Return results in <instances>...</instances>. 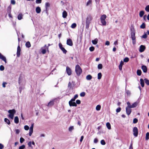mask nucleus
<instances>
[{
  "mask_svg": "<svg viewBox=\"0 0 149 149\" xmlns=\"http://www.w3.org/2000/svg\"><path fill=\"white\" fill-rule=\"evenodd\" d=\"M93 19V17L91 15H88L87 17L86 21V28L88 29L89 28V25L91 21Z\"/></svg>",
  "mask_w": 149,
  "mask_h": 149,
  "instance_id": "nucleus-1",
  "label": "nucleus"
},
{
  "mask_svg": "<svg viewBox=\"0 0 149 149\" xmlns=\"http://www.w3.org/2000/svg\"><path fill=\"white\" fill-rule=\"evenodd\" d=\"M130 35L132 39V43L134 45L136 43V37L135 30L134 28L131 29Z\"/></svg>",
  "mask_w": 149,
  "mask_h": 149,
  "instance_id": "nucleus-2",
  "label": "nucleus"
},
{
  "mask_svg": "<svg viewBox=\"0 0 149 149\" xmlns=\"http://www.w3.org/2000/svg\"><path fill=\"white\" fill-rule=\"evenodd\" d=\"M8 112L9 113L8 115V117L12 119H13L14 114L16 113V111L15 109L12 110H9L8 111Z\"/></svg>",
  "mask_w": 149,
  "mask_h": 149,
  "instance_id": "nucleus-3",
  "label": "nucleus"
},
{
  "mask_svg": "<svg viewBox=\"0 0 149 149\" xmlns=\"http://www.w3.org/2000/svg\"><path fill=\"white\" fill-rule=\"evenodd\" d=\"M75 72L77 75L79 76L82 72V70L79 65H77L75 67Z\"/></svg>",
  "mask_w": 149,
  "mask_h": 149,
  "instance_id": "nucleus-4",
  "label": "nucleus"
},
{
  "mask_svg": "<svg viewBox=\"0 0 149 149\" xmlns=\"http://www.w3.org/2000/svg\"><path fill=\"white\" fill-rule=\"evenodd\" d=\"M107 17L106 15L103 14L102 15L100 18V21L102 23V25L103 26H105L106 25L107 22L105 21V19Z\"/></svg>",
  "mask_w": 149,
  "mask_h": 149,
  "instance_id": "nucleus-5",
  "label": "nucleus"
},
{
  "mask_svg": "<svg viewBox=\"0 0 149 149\" xmlns=\"http://www.w3.org/2000/svg\"><path fill=\"white\" fill-rule=\"evenodd\" d=\"M18 44L19 45V42L20 41V40L19 38H18ZM20 52H21V48L20 47V46L19 45L17 47V56L18 57H19L20 55Z\"/></svg>",
  "mask_w": 149,
  "mask_h": 149,
  "instance_id": "nucleus-6",
  "label": "nucleus"
},
{
  "mask_svg": "<svg viewBox=\"0 0 149 149\" xmlns=\"http://www.w3.org/2000/svg\"><path fill=\"white\" fill-rule=\"evenodd\" d=\"M133 131L134 135L135 137H137L138 136V133L137 128L136 127H134L133 129Z\"/></svg>",
  "mask_w": 149,
  "mask_h": 149,
  "instance_id": "nucleus-7",
  "label": "nucleus"
},
{
  "mask_svg": "<svg viewBox=\"0 0 149 149\" xmlns=\"http://www.w3.org/2000/svg\"><path fill=\"white\" fill-rule=\"evenodd\" d=\"M66 44L67 45L70 46H72L73 45L72 42L70 38L67 40Z\"/></svg>",
  "mask_w": 149,
  "mask_h": 149,
  "instance_id": "nucleus-8",
  "label": "nucleus"
},
{
  "mask_svg": "<svg viewBox=\"0 0 149 149\" xmlns=\"http://www.w3.org/2000/svg\"><path fill=\"white\" fill-rule=\"evenodd\" d=\"M69 104L70 107H77V104L74 102L70 101L69 102Z\"/></svg>",
  "mask_w": 149,
  "mask_h": 149,
  "instance_id": "nucleus-9",
  "label": "nucleus"
},
{
  "mask_svg": "<svg viewBox=\"0 0 149 149\" xmlns=\"http://www.w3.org/2000/svg\"><path fill=\"white\" fill-rule=\"evenodd\" d=\"M66 71L68 75H71L72 73L71 70L69 67L68 66L66 67Z\"/></svg>",
  "mask_w": 149,
  "mask_h": 149,
  "instance_id": "nucleus-10",
  "label": "nucleus"
},
{
  "mask_svg": "<svg viewBox=\"0 0 149 149\" xmlns=\"http://www.w3.org/2000/svg\"><path fill=\"white\" fill-rule=\"evenodd\" d=\"M146 49V47L143 45H141L140 46L139 51L141 52H143Z\"/></svg>",
  "mask_w": 149,
  "mask_h": 149,
  "instance_id": "nucleus-11",
  "label": "nucleus"
},
{
  "mask_svg": "<svg viewBox=\"0 0 149 149\" xmlns=\"http://www.w3.org/2000/svg\"><path fill=\"white\" fill-rule=\"evenodd\" d=\"M126 113L129 116L131 113L132 111V109H131V108H129L128 107L126 108Z\"/></svg>",
  "mask_w": 149,
  "mask_h": 149,
  "instance_id": "nucleus-12",
  "label": "nucleus"
},
{
  "mask_svg": "<svg viewBox=\"0 0 149 149\" xmlns=\"http://www.w3.org/2000/svg\"><path fill=\"white\" fill-rule=\"evenodd\" d=\"M141 69L144 72L146 73L147 72V68L146 66L142 65L141 67Z\"/></svg>",
  "mask_w": 149,
  "mask_h": 149,
  "instance_id": "nucleus-13",
  "label": "nucleus"
},
{
  "mask_svg": "<svg viewBox=\"0 0 149 149\" xmlns=\"http://www.w3.org/2000/svg\"><path fill=\"white\" fill-rule=\"evenodd\" d=\"M124 64L123 62L121 61L120 62V65L119 66V68L120 70H121L122 69V66Z\"/></svg>",
  "mask_w": 149,
  "mask_h": 149,
  "instance_id": "nucleus-14",
  "label": "nucleus"
},
{
  "mask_svg": "<svg viewBox=\"0 0 149 149\" xmlns=\"http://www.w3.org/2000/svg\"><path fill=\"white\" fill-rule=\"evenodd\" d=\"M54 101H51L49 102L47 106L49 107H52L54 105Z\"/></svg>",
  "mask_w": 149,
  "mask_h": 149,
  "instance_id": "nucleus-15",
  "label": "nucleus"
},
{
  "mask_svg": "<svg viewBox=\"0 0 149 149\" xmlns=\"http://www.w3.org/2000/svg\"><path fill=\"white\" fill-rule=\"evenodd\" d=\"M36 10L37 13H39L41 12V9L39 7H37L36 8Z\"/></svg>",
  "mask_w": 149,
  "mask_h": 149,
  "instance_id": "nucleus-16",
  "label": "nucleus"
},
{
  "mask_svg": "<svg viewBox=\"0 0 149 149\" xmlns=\"http://www.w3.org/2000/svg\"><path fill=\"white\" fill-rule=\"evenodd\" d=\"M140 81L141 86L143 87L144 86V83L143 79L141 78L140 79Z\"/></svg>",
  "mask_w": 149,
  "mask_h": 149,
  "instance_id": "nucleus-17",
  "label": "nucleus"
},
{
  "mask_svg": "<svg viewBox=\"0 0 149 149\" xmlns=\"http://www.w3.org/2000/svg\"><path fill=\"white\" fill-rule=\"evenodd\" d=\"M67 13L66 11H64L62 14V17L63 18H65L67 16Z\"/></svg>",
  "mask_w": 149,
  "mask_h": 149,
  "instance_id": "nucleus-18",
  "label": "nucleus"
},
{
  "mask_svg": "<svg viewBox=\"0 0 149 149\" xmlns=\"http://www.w3.org/2000/svg\"><path fill=\"white\" fill-rule=\"evenodd\" d=\"M14 120V122L15 123H16V124L18 123L19 122L18 117L17 116H15V117Z\"/></svg>",
  "mask_w": 149,
  "mask_h": 149,
  "instance_id": "nucleus-19",
  "label": "nucleus"
},
{
  "mask_svg": "<svg viewBox=\"0 0 149 149\" xmlns=\"http://www.w3.org/2000/svg\"><path fill=\"white\" fill-rule=\"evenodd\" d=\"M23 15L22 13L19 14L17 16V19L19 20H21L23 17Z\"/></svg>",
  "mask_w": 149,
  "mask_h": 149,
  "instance_id": "nucleus-20",
  "label": "nucleus"
},
{
  "mask_svg": "<svg viewBox=\"0 0 149 149\" xmlns=\"http://www.w3.org/2000/svg\"><path fill=\"white\" fill-rule=\"evenodd\" d=\"M138 103L136 102H135L131 105L132 108H134L136 107L138 105Z\"/></svg>",
  "mask_w": 149,
  "mask_h": 149,
  "instance_id": "nucleus-21",
  "label": "nucleus"
},
{
  "mask_svg": "<svg viewBox=\"0 0 149 149\" xmlns=\"http://www.w3.org/2000/svg\"><path fill=\"white\" fill-rule=\"evenodd\" d=\"M98 40L97 39L95 38L94 40H92V43L94 45H96L97 43Z\"/></svg>",
  "mask_w": 149,
  "mask_h": 149,
  "instance_id": "nucleus-22",
  "label": "nucleus"
},
{
  "mask_svg": "<svg viewBox=\"0 0 149 149\" xmlns=\"http://www.w3.org/2000/svg\"><path fill=\"white\" fill-rule=\"evenodd\" d=\"M144 14V12L143 10L141 11L140 12L139 15L140 17H142Z\"/></svg>",
  "mask_w": 149,
  "mask_h": 149,
  "instance_id": "nucleus-23",
  "label": "nucleus"
},
{
  "mask_svg": "<svg viewBox=\"0 0 149 149\" xmlns=\"http://www.w3.org/2000/svg\"><path fill=\"white\" fill-rule=\"evenodd\" d=\"M4 121L8 125H10V120L7 118H5L4 119Z\"/></svg>",
  "mask_w": 149,
  "mask_h": 149,
  "instance_id": "nucleus-24",
  "label": "nucleus"
},
{
  "mask_svg": "<svg viewBox=\"0 0 149 149\" xmlns=\"http://www.w3.org/2000/svg\"><path fill=\"white\" fill-rule=\"evenodd\" d=\"M26 46V47L29 48L31 47V45L29 42L28 41L26 42L25 44Z\"/></svg>",
  "mask_w": 149,
  "mask_h": 149,
  "instance_id": "nucleus-25",
  "label": "nucleus"
},
{
  "mask_svg": "<svg viewBox=\"0 0 149 149\" xmlns=\"http://www.w3.org/2000/svg\"><path fill=\"white\" fill-rule=\"evenodd\" d=\"M138 76H140L142 73L141 70H138L136 72Z\"/></svg>",
  "mask_w": 149,
  "mask_h": 149,
  "instance_id": "nucleus-26",
  "label": "nucleus"
},
{
  "mask_svg": "<svg viewBox=\"0 0 149 149\" xmlns=\"http://www.w3.org/2000/svg\"><path fill=\"white\" fill-rule=\"evenodd\" d=\"M92 79V76L90 74L88 75L86 77V79L87 80H90Z\"/></svg>",
  "mask_w": 149,
  "mask_h": 149,
  "instance_id": "nucleus-27",
  "label": "nucleus"
},
{
  "mask_svg": "<svg viewBox=\"0 0 149 149\" xmlns=\"http://www.w3.org/2000/svg\"><path fill=\"white\" fill-rule=\"evenodd\" d=\"M106 126L108 128V129L109 130H110L111 129V126L110 123L108 122L106 123Z\"/></svg>",
  "mask_w": 149,
  "mask_h": 149,
  "instance_id": "nucleus-28",
  "label": "nucleus"
},
{
  "mask_svg": "<svg viewBox=\"0 0 149 149\" xmlns=\"http://www.w3.org/2000/svg\"><path fill=\"white\" fill-rule=\"evenodd\" d=\"M97 76V79H100L102 77V73L101 72L99 73L98 74Z\"/></svg>",
  "mask_w": 149,
  "mask_h": 149,
  "instance_id": "nucleus-29",
  "label": "nucleus"
},
{
  "mask_svg": "<svg viewBox=\"0 0 149 149\" xmlns=\"http://www.w3.org/2000/svg\"><path fill=\"white\" fill-rule=\"evenodd\" d=\"M144 80L145 83L147 85H149V80L146 78H145Z\"/></svg>",
  "mask_w": 149,
  "mask_h": 149,
  "instance_id": "nucleus-30",
  "label": "nucleus"
},
{
  "mask_svg": "<svg viewBox=\"0 0 149 149\" xmlns=\"http://www.w3.org/2000/svg\"><path fill=\"white\" fill-rule=\"evenodd\" d=\"M101 106L100 105H97L96 107V109L97 111H99L101 109Z\"/></svg>",
  "mask_w": 149,
  "mask_h": 149,
  "instance_id": "nucleus-31",
  "label": "nucleus"
},
{
  "mask_svg": "<svg viewBox=\"0 0 149 149\" xmlns=\"http://www.w3.org/2000/svg\"><path fill=\"white\" fill-rule=\"evenodd\" d=\"M149 132H147L146 134L145 139L146 140H148L149 139Z\"/></svg>",
  "mask_w": 149,
  "mask_h": 149,
  "instance_id": "nucleus-32",
  "label": "nucleus"
},
{
  "mask_svg": "<svg viewBox=\"0 0 149 149\" xmlns=\"http://www.w3.org/2000/svg\"><path fill=\"white\" fill-rule=\"evenodd\" d=\"M0 59H2L4 61V62H5V63H7L6 58L5 56H3V57H2Z\"/></svg>",
  "mask_w": 149,
  "mask_h": 149,
  "instance_id": "nucleus-33",
  "label": "nucleus"
},
{
  "mask_svg": "<svg viewBox=\"0 0 149 149\" xmlns=\"http://www.w3.org/2000/svg\"><path fill=\"white\" fill-rule=\"evenodd\" d=\"M103 67L102 65L101 64H99L98 65L97 68L99 69H102Z\"/></svg>",
  "mask_w": 149,
  "mask_h": 149,
  "instance_id": "nucleus-34",
  "label": "nucleus"
},
{
  "mask_svg": "<svg viewBox=\"0 0 149 149\" xmlns=\"http://www.w3.org/2000/svg\"><path fill=\"white\" fill-rule=\"evenodd\" d=\"M127 106L126 107H128L129 108H132L131 105L130 103L129 102H127Z\"/></svg>",
  "mask_w": 149,
  "mask_h": 149,
  "instance_id": "nucleus-35",
  "label": "nucleus"
},
{
  "mask_svg": "<svg viewBox=\"0 0 149 149\" xmlns=\"http://www.w3.org/2000/svg\"><path fill=\"white\" fill-rule=\"evenodd\" d=\"M140 28L142 29H144L146 27L145 24L144 23H143L140 26Z\"/></svg>",
  "mask_w": 149,
  "mask_h": 149,
  "instance_id": "nucleus-36",
  "label": "nucleus"
},
{
  "mask_svg": "<svg viewBox=\"0 0 149 149\" xmlns=\"http://www.w3.org/2000/svg\"><path fill=\"white\" fill-rule=\"evenodd\" d=\"M50 5L49 3L47 2L45 4V8L47 10L48 8V7L50 6Z\"/></svg>",
  "mask_w": 149,
  "mask_h": 149,
  "instance_id": "nucleus-37",
  "label": "nucleus"
},
{
  "mask_svg": "<svg viewBox=\"0 0 149 149\" xmlns=\"http://www.w3.org/2000/svg\"><path fill=\"white\" fill-rule=\"evenodd\" d=\"M61 49L62 51L65 54H66L67 52V50L63 47Z\"/></svg>",
  "mask_w": 149,
  "mask_h": 149,
  "instance_id": "nucleus-38",
  "label": "nucleus"
},
{
  "mask_svg": "<svg viewBox=\"0 0 149 149\" xmlns=\"http://www.w3.org/2000/svg\"><path fill=\"white\" fill-rule=\"evenodd\" d=\"M129 58L128 57H126L123 59V61L125 62H127L129 61Z\"/></svg>",
  "mask_w": 149,
  "mask_h": 149,
  "instance_id": "nucleus-39",
  "label": "nucleus"
},
{
  "mask_svg": "<svg viewBox=\"0 0 149 149\" xmlns=\"http://www.w3.org/2000/svg\"><path fill=\"white\" fill-rule=\"evenodd\" d=\"M76 26H77L76 24L75 23H74L72 24V25L71 26V27L72 28H74L76 27Z\"/></svg>",
  "mask_w": 149,
  "mask_h": 149,
  "instance_id": "nucleus-40",
  "label": "nucleus"
},
{
  "mask_svg": "<svg viewBox=\"0 0 149 149\" xmlns=\"http://www.w3.org/2000/svg\"><path fill=\"white\" fill-rule=\"evenodd\" d=\"M101 144L102 145H104L106 144V142L104 140H102L100 141Z\"/></svg>",
  "mask_w": 149,
  "mask_h": 149,
  "instance_id": "nucleus-41",
  "label": "nucleus"
},
{
  "mask_svg": "<svg viewBox=\"0 0 149 149\" xmlns=\"http://www.w3.org/2000/svg\"><path fill=\"white\" fill-rule=\"evenodd\" d=\"M89 49L91 52H93L94 50L95 49V48L94 47L92 46L89 48Z\"/></svg>",
  "mask_w": 149,
  "mask_h": 149,
  "instance_id": "nucleus-42",
  "label": "nucleus"
},
{
  "mask_svg": "<svg viewBox=\"0 0 149 149\" xmlns=\"http://www.w3.org/2000/svg\"><path fill=\"white\" fill-rule=\"evenodd\" d=\"M138 121V119L136 118H134L133 120V122L135 124L137 123Z\"/></svg>",
  "mask_w": 149,
  "mask_h": 149,
  "instance_id": "nucleus-43",
  "label": "nucleus"
},
{
  "mask_svg": "<svg viewBox=\"0 0 149 149\" xmlns=\"http://www.w3.org/2000/svg\"><path fill=\"white\" fill-rule=\"evenodd\" d=\"M25 147V145H23L19 147V149H24Z\"/></svg>",
  "mask_w": 149,
  "mask_h": 149,
  "instance_id": "nucleus-44",
  "label": "nucleus"
},
{
  "mask_svg": "<svg viewBox=\"0 0 149 149\" xmlns=\"http://www.w3.org/2000/svg\"><path fill=\"white\" fill-rule=\"evenodd\" d=\"M145 10L147 12H149V5L146 6L145 8Z\"/></svg>",
  "mask_w": 149,
  "mask_h": 149,
  "instance_id": "nucleus-45",
  "label": "nucleus"
},
{
  "mask_svg": "<svg viewBox=\"0 0 149 149\" xmlns=\"http://www.w3.org/2000/svg\"><path fill=\"white\" fill-rule=\"evenodd\" d=\"M85 93L83 92L81 93L80 95L81 97H84L85 96Z\"/></svg>",
  "mask_w": 149,
  "mask_h": 149,
  "instance_id": "nucleus-46",
  "label": "nucleus"
},
{
  "mask_svg": "<svg viewBox=\"0 0 149 149\" xmlns=\"http://www.w3.org/2000/svg\"><path fill=\"white\" fill-rule=\"evenodd\" d=\"M24 139L22 137H21L20 139V142L21 143H22L24 141Z\"/></svg>",
  "mask_w": 149,
  "mask_h": 149,
  "instance_id": "nucleus-47",
  "label": "nucleus"
},
{
  "mask_svg": "<svg viewBox=\"0 0 149 149\" xmlns=\"http://www.w3.org/2000/svg\"><path fill=\"white\" fill-rule=\"evenodd\" d=\"M5 69L3 65H1L0 66V70L1 71H3Z\"/></svg>",
  "mask_w": 149,
  "mask_h": 149,
  "instance_id": "nucleus-48",
  "label": "nucleus"
},
{
  "mask_svg": "<svg viewBox=\"0 0 149 149\" xmlns=\"http://www.w3.org/2000/svg\"><path fill=\"white\" fill-rule=\"evenodd\" d=\"M28 145L29 147L31 148H33V147L31 146V141L29 142L28 143Z\"/></svg>",
  "mask_w": 149,
  "mask_h": 149,
  "instance_id": "nucleus-49",
  "label": "nucleus"
},
{
  "mask_svg": "<svg viewBox=\"0 0 149 149\" xmlns=\"http://www.w3.org/2000/svg\"><path fill=\"white\" fill-rule=\"evenodd\" d=\"M92 1L91 0H89L86 3V6H88L90 4H91Z\"/></svg>",
  "mask_w": 149,
  "mask_h": 149,
  "instance_id": "nucleus-50",
  "label": "nucleus"
},
{
  "mask_svg": "<svg viewBox=\"0 0 149 149\" xmlns=\"http://www.w3.org/2000/svg\"><path fill=\"white\" fill-rule=\"evenodd\" d=\"M126 93L127 95L130 96L131 95L130 91L129 90H127L126 91Z\"/></svg>",
  "mask_w": 149,
  "mask_h": 149,
  "instance_id": "nucleus-51",
  "label": "nucleus"
},
{
  "mask_svg": "<svg viewBox=\"0 0 149 149\" xmlns=\"http://www.w3.org/2000/svg\"><path fill=\"white\" fill-rule=\"evenodd\" d=\"M41 52L43 54H45L46 52V50L45 49H42L41 51Z\"/></svg>",
  "mask_w": 149,
  "mask_h": 149,
  "instance_id": "nucleus-52",
  "label": "nucleus"
},
{
  "mask_svg": "<svg viewBox=\"0 0 149 149\" xmlns=\"http://www.w3.org/2000/svg\"><path fill=\"white\" fill-rule=\"evenodd\" d=\"M74 129V127L73 126H70L69 127V131L71 132L72 131V130H73Z\"/></svg>",
  "mask_w": 149,
  "mask_h": 149,
  "instance_id": "nucleus-53",
  "label": "nucleus"
},
{
  "mask_svg": "<svg viewBox=\"0 0 149 149\" xmlns=\"http://www.w3.org/2000/svg\"><path fill=\"white\" fill-rule=\"evenodd\" d=\"M81 101L79 100H76V103L77 104H80L81 103Z\"/></svg>",
  "mask_w": 149,
  "mask_h": 149,
  "instance_id": "nucleus-54",
  "label": "nucleus"
},
{
  "mask_svg": "<svg viewBox=\"0 0 149 149\" xmlns=\"http://www.w3.org/2000/svg\"><path fill=\"white\" fill-rule=\"evenodd\" d=\"M24 129L26 130H28L29 129V127L28 125H25L24 127Z\"/></svg>",
  "mask_w": 149,
  "mask_h": 149,
  "instance_id": "nucleus-55",
  "label": "nucleus"
},
{
  "mask_svg": "<svg viewBox=\"0 0 149 149\" xmlns=\"http://www.w3.org/2000/svg\"><path fill=\"white\" fill-rule=\"evenodd\" d=\"M33 126H34V123L32 124H31V126L30 127V129H29L30 130H33Z\"/></svg>",
  "mask_w": 149,
  "mask_h": 149,
  "instance_id": "nucleus-56",
  "label": "nucleus"
},
{
  "mask_svg": "<svg viewBox=\"0 0 149 149\" xmlns=\"http://www.w3.org/2000/svg\"><path fill=\"white\" fill-rule=\"evenodd\" d=\"M42 2V0H36V2L37 3H40Z\"/></svg>",
  "mask_w": 149,
  "mask_h": 149,
  "instance_id": "nucleus-57",
  "label": "nucleus"
},
{
  "mask_svg": "<svg viewBox=\"0 0 149 149\" xmlns=\"http://www.w3.org/2000/svg\"><path fill=\"white\" fill-rule=\"evenodd\" d=\"M121 110V108L120 107H119L117 109H116V112L117 113H118L120 112Z\"/></svg>",
  "mask_w": 149,
  "mask_h": 149,
  "instance_id": "nucleus-58",
  "label": "nucleus"
},
{
  "mask_svg": "<svg viewBox=\"0 0 149 149\" xmlns=\"http://www.w3.org/2000/svg\"><path fill=\"white\" fill-rule=\"evenodd\" d=\"M147 35L146 34H145L144 35L142 36V38L146 39L147 38Z\"/></svg>",
  "mask_w": 149,
  "mask_h": 149,
  "instance_id": "nucleus-59",
  "label": "nucleus"
},
{
  "mask_svg": "<svg viewBox=\"0 0 149 149\" xmlns=\"http://www.w3.org/2000/svg\"><path fill=\"white\" fill-rule=\"evenodd\" d=\"M11 3L13 5H15V1L14 0H11Z\"/></svg>",
  "mask_w": 149,
  "mask_h": 149,
  "instance_id": "nucleus-60",
  "label": "nucleus"
},
{
  "mask_svg": "<svg viewBox=\"0 0 149 149\" xmlns=\"http://www.w3.org/2000/svg\"><path fill=\"white\" fill-rule=\"evenodd\" d=\"M59 46L60 49H61L63 47L62 46V45L61 43H59Z\"/></svg>",
  "mask_w": 149,
  "mask_h": 149,
  "instance_id": "nucleus-61",
  "label": "nucleus"
},
{
  "mask_svg": "<svg viewBox=\"0 0 149 149\" xmlns=\"http://www.w3.org/2000/svg\"><path fill=\"white\" fill-rule=\"evenodd\" d=\"M19 133V130L18 129L15 130V133L17 134H18Z\"/></svg>",
  "mask_w": 149,
  "mask_h": 149,
  "instance_id": "nucleus-62",
  "label": "nucleus"
},
{
  "mask_svg": "<svg viewBox=\"0 0 149 149\" xmlns=\"http://www.w3.org/2000/svg\"><path fill=\"white\" fill-rule=\"evenodd\" d=\"M4 146L1 143H0V149H3Z\"/></svg>",
  "mask_w": 149,
  "mask_h": 149,
  "instance_id": "nucleus-63",
  "label": "nucleus"
},
{
  "mask_svg": "<svg viewBox=\"0 0 149 149\" xmlns=\"http://www.w3.org/2000/svg\"><path fill=\"white\" fill-rule=\"evenodd\" d=\"M129 149H133V147H132V143L131 142L130 146Z\"/></svg>",
  "mask_w": 149,
  "mask_h": 149,
  "instance_id": "nucleus-64",
  "label": "nucleus"
}]
</instances>
